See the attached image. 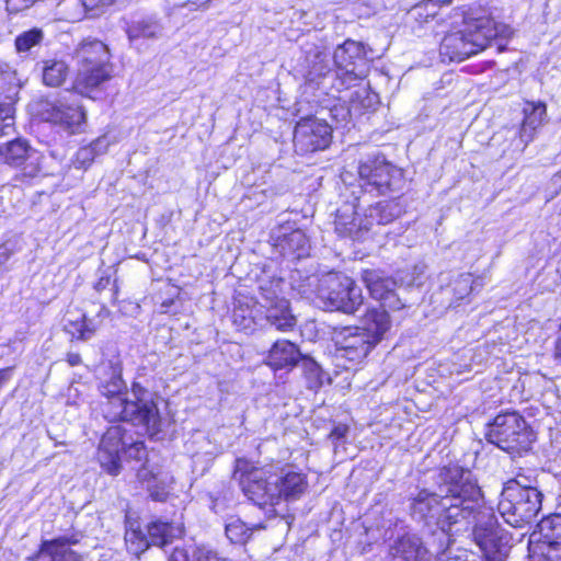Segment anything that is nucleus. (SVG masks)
Listing matches in <instances>:
<instances>
[{
    "label": "nucleus",
    "mask_w": 561,
    "mask_h": 561,
    "mask_svg": "<svg viewBox=\"0 0 561 561\" xmlns=\"http://www.w3.org/2000/svg\"><path fill=\"white\" fill-rule=\"evenodd\" d=\"M462 28L447 32L440 41L439 53L449 61H463L486 49L495 37L493 20L479 4H462L456 9Z\"/></svg>",
    "instance_id": "obj_1"
},
{
    "label": "nucleus",
    "mask_w": 561,
    "mask_h": 561,
    "mask_svg": "<svg viewBox=\"0 0 561 561\" xmlns=\"http://www.w3.org/2000/svg\"><path fill=\"white\" fill-rule=\"evenodd\" d=\"M124 381L121 375L114 376L110 382L100 388L101 394L106 399L102 403V413L111 423L127 422L136 426H142L149 436H154L161 431V417L159 409L153 400H128Z\"/></svg>",
    "instance_id": "obj_2"
},
{
    "label": "nucleus",
    "mask_w": 561,
    "mask_h": 561,
    "mask_svg": "<svg viewBox=\"0 0 561 561\" xmlns=\"http://www.w3.org/2000/svg\"><path fill=\"white\" fill-rule=\"evenodd\" d=\"M465 469L458 465L445 466L440 470L443 483L447 486L443 495L439 528L450 529L465 519L477 518L478 502L481 497L479 485L465 477Z\"/></svg>",
    "instance_id": "obj_3"
},
{
    "label": "nucleus",
    "mask_w": 561,
    "mask_h": 561,
    "mask_svg": "<svg viewBox=\"0 0 561 561\" xmlns=\"http://www.w3.org/2000/svg\"><path fill=\"white\" fill-rule=\"evenodd\" d=\"M107 46L100 39L82 41L75 50L78 68L70 91L93 99L113 79V65Z\"/></svg>",
    "instance_id": "obj_4"
},
{
    "label": "nucleus",
    "mask_w": 561,
    "mask_h": 561,
    "mask_svg": "<svg viewBox=\"0 0 561 561\" xmlns=\"http://www.w3.org/2000/svg\"><path fill=\"white\" fill-rule=\"evenodd\" d=\"M520 474L504 483L499 511L505 522L515 528H522L536 522L542 505V493L535 486L520 482Z\"/></svg>",
    "instance_id": "obj_5"
},
{
    "label": "nucleus",
    "mask_w": 561,
    "mask_h": 561,
    "mask_svg": "<svg viewBox=\"0 0 561 561\" xmlns=\"http://www.w3.org/2000/svg\"><path fill=\"white\" fill-rule=\"evenodd\" d=\"M272 465L259 466L247 457H237L233 461L231 479L234 480L243 496L260 510L274 507V477Z\"/></svg>",
    "instance_id": "obj_6"
},
{
    "label": "nucleus",
    "mask_w": 561,
    "mask_h": 561,
    "mask_svg": "<svg viewBox=\"0 0 561 561\" xmlns=\"http://www.w3.org/2000/svg\"><path fill=\"white\" fill-rule=\"evenodd\" d=\"M486 439L512 456L529 453L537 438L536 432L525 417L516 412H501L490 424Z\"/></svg>",
    "instance_id": "obj_7"
},
{
    "label": "nucleus",
    "mask_w": 561,
    "mask_h": 561,
    "mask_svg": "<svg viewBox=\"0 0 561 561\" xmlns=\"http://www.w3.org/2000/svg\"><path fill=\"white\" fill-rule=\"evenodd\" d=\"M126 460L140 461L147 457L142 439H136L122 425L107 427L101 437L98 448V460L101 468L110 476H118L122 470L121 456Z\"/></svg>",
    "instance_id": "obj_8"
},
{
    "label": "nucleus",
    "mask_w": 561,
    "mask_h": 561,
    "mask_svg": "<svg viewBox=\"0 0 561 561\" xmlns=\"http://www.w3.org/2000/svg\"><path fill=\"white\" fill-rule=\"evenodd\" d=\"M392 218L387 205L381 202L368 206L363 213L354 205L345 204L336 209L334 231L341 239L363 242L370 236L374 226L387 225Z\"/></svg>",
    "instance_id": "obj_9"
},
{
    "label": "nucleus",
    "mask_w": 561,
    "mask_h": 561,
    "mask_svg": "<svg viewBox=\"0 0 561 561\" xmlns=\"http://www.w3.org/2000/svg\"><path fill=\"white\" fill-rule=\"evenodd\" d=\"M336 79L344 89L356 85L368 77L369 66L363 43L347 38L333 53Z\"/></svg>",
    "instance_id": "obj_10"
},
{
    "label": "nucleus",
    "mask_w": 561,
    "mask_h": 561,
    "mask_svg": "<svg viewBox=\"0 0 561 561\" xmlns=\"http://www.w3.org/2000/svg\"><path fill=\"white\" fill-rule=\"evenodd\" d=\"M320 298L329 311L354 316L364 305V295L356 280L343 273H334L327 279Z\"/></svg>",
    "instance_id": "obj_11"
},
{
    "label": "nucleus",
    "mask_w": 561,
    "mask_h": 561,
    "mask_svg": "<svg viewBox=\"0 0 561 561\" xmlns=\"http://www.w3.org/2000/svg\"><path fill=\"white\" fill-rule=\"evenodd\" d=\"M335 355L344 360L346 369H356L367 362L368 356L378 345L365 334L358 325L340 329L333 336Z\"/></svg>",
    "instance_id": "obj_12"
},
{
    "label": "nucleus",
    "mask_w": 561,
    "mask_h": 561,
    "mask_svg": "<svg viewBox=\"0 0 561 561\" xmlns=\"http://www.w3.org/2000/svg\"><path fill=\"white\" fill-rule=\"evenodd\" d=\"M357 173L360 187L376 196L391 193L400 178L399 169L389 162L383 154H376L360 161Z\"/></svg>",
    "instance_id": "obj_13"
},
{
    "label": "nucleus",
    "mask_w": 561,
    "mask_h": 561,
    "mask_svg": "<svg viewBox=\"0 0 561 561\" xmlns=\"http://www.w3.org/2000/svg\"><path fill=\"white\" fill-rule=\"evenodd\" d=\"M360 282L368 297L379 306L390 310H404L405 301L399 295L398 279L381 267L363 268L359 273Z\"/></svg>",
    "instance_id": "obj_14"
},
{
    "label": "nucleus",
    "mask_w": 561,
    "mask_h": 561,
    "mask_svg": "<svg viewBox=\"0 0 561 561\" xmlns=\"http://www.w3.org/2000/svg\"><path fill=\"white\" fill-rule=\"evenodd\" d=\"M333 141V128L314 115L300 117L294 127L293 144L299 154L327 150Z\"/></svg>",
    "instance_id": "obj_15"
},
{
    "label": "nucleus",
    "mask_w": 561,
    "mask_h": 561,
    "mask_svg": "<svg viewBox=\"0 0 561 561\" xmlns=\"http://www.w3.org/2000/svg\"><path fill=\"white\" fill-rule=\"evenodd\" d=\"M0 160L3 164L21 171L14 176V181L22 184L36 178L42 171L37 150L21 137L0 144Z\"/></svg>",
    "instance_id": "obj_16"
},
{
    "label": "nucleus",
    "mask_w": 561,
    "mask_h": 561,
    "mask_svg": "<svg viewBox=\"0 0 561 561\" xmlns=\"http://www.w3.org/2000/svg\"><path fill=\"white\" fill-rule=\"evenodd\" d=\"M38 115L42 121L61 127L69 135L83 133L87 124V112L83 105L65 99L43 102Z\"/></svg>",
    "instance_id": "obj_17"
},
{
    "label": "nucleus",
    "mask_w": 561,
    "mask_h": 561,
    "mask_svg": "<svg viewBox=\"0 0 561 561\" xmlns=\"http://www.w3.org/2000/svg\"><path fill=\"white\" fill-rule=\"evenodd\" d=\"M274 469V507L280 502L293 503L302 499L309 489L308 474L288 463Z\"/></svg>",
    "instance_id": "obj_18"
},
{
    "label": "nucleus",
    "mask_w": 561,
    "mask_h": 561,
    "mask_svg": "<svg viewBox=\"0 0 561 561\" xmlns=\"http://www.w3.org/2000/svg\"><path fill=\"white\" fill-rule=\"evenodd\" d=\"M18 81L16 70L0 66V138L14 130Z\"/></svg>",
    "instance_id": "obj_19"
},
{
    "label": "nucleus",
    "mask_w": 561,
    "mask_h": 561,
    "mask_svg": "<svg viewBox=\"0 0 561 561\" xmlns=\"http://www.w3.org/2000/svg\"><path fill=\"white\" fill-rule=\"evenodd\" d=\"M473 541L488 561H501L507 543L505 536L494 516L478 523L472 529Z\"/></svg>",
    "instance_id": "obj_20"
},
{
    "label": "nucleus",
    "mask_w": 561,
    "mask_h": 561,
    "mask_svg": "<svg viewBox=\"0 0 561 561\" xmlns=\"http://www.w3.org/2000/svg\"><path fill=\"white\" fill-rule=\"evenodd\" d=\"M400 311L390 310L385 306L369 305L360 314V325L358 327L373 342L379 344L392 329L391 314Z\"/></svg>",
    "instance_id": "obj_21"
},
{
    "label": "nucleus",
    "mask_w": 561,
    "mask_h": 561,
    "mask_svg": "<svg viewBox=\"0 0 561 561\" xmlns=\"http://www.w3.org/2000/svg\"><path fill=\"white\" fill-rule=\"evenodd\" d=\"M539 549L543 561H561V514H549L538 523Z\"/></svg>",
    "instance_id": "obj_22"
},
{
    "label": "nucleus",
    "mask_w": 561,
    "mask_h": 561,
    "mask_svg": "<svg viewBox=\"0 0 561 561\" xmlns=\"http://www.w3.org/2000/svg\"><path fill=\"white\" fill-rule=\"evenodd\" d=\"M75 543L77 540L67 536L44 539L37 550L26 558V561H37L43 556L48 557L49 561H81L80 554L69 548Z\"/></svg>",
    "instance_id": "obj_23"
},
{
    "label": "nucleus",
    "mask_w": 561,
    "mask_h": 561,
    "mask_svg": "<svg viewBox=\"0 0 561 561\" xmlns=\"http://www.w3.org/2000/svg\"><path fill=\"white\" fill-rule=\"evenodd\" d=\"M300 359V350L294 342L277 340L268 350L265 363L274 371L291 370Z\"/></svg>",
    "instance_id": "obj_24"
},
{
    "label": "nucleus",
    "mask_w": 561,
    "mask_h": 561,
    "mask_svg": "<svg viewBox=\"0 0 561 561\" xmlns=\"http://www.w3.org/2000/svg\"><path fill=\"white\" fill-rule=\"evenodd\" d=\"M443 495L422 489L411 499L410 512L426 523L439 527L442 517Z\"/></svg>",
    "instance_id": "obj_25"
},
{
    "label": "nucleus",
    "mask_w": 561,
    "mask_h": 561,
    "mask_svg": "<svg viewBox=\"0 0 561 561\" xmlns=\"http://www.w3.org/2000/svg\"><path fill=\"white\" fill-rule=\"evenodd\" d=\"M393 561H430L428 550L416 539L401 536L392 546Z\"/></svg>",
    "instance_id": "obj_26"
},
{
    "label": "nucleus",
    "mask_w": 561,
    "mask_h": 561,
    "mask_svg": "<svg viewBox=\"0 0 561 561\" xmlns=\"http://www.w3.org/2000/svg\"><path fill=\"white\" fill-rule=\"evenodd\" d=\"M265 528L264 523L249 526L240 517L232 516L225 526V534L231 543L245 546L251 540L255 530Z\"/></svg>",
    "instance_id": "obj_27"
},
{
    "label": "nucleus",
    "mask_w": 561,
    "mask_h": 561,
    "mask_svg": "<svg viewBox=\"0 0 561 561\" xmlns=\"http://www.w3.org/2000/svg\"><path fill=\"white\" fill-rule=\"evenodd\" d=\"M69 76V66L62 59H45L43 60L42 81L46 87L59 88Z\"/></svg>",
    "instance_id": "obj_28"
},
{
    "label": "nucleus",
    "mask_w": 561,
    "mask_h": 561,
    "mask_svg": "<svg viewBox=\"0 0 561 561\" xmlns=\"http://www.w3.org/2000/svg\"><path fill=\"white\" fill-rule=\"evenodd\" d=\"M64 332L69 335L71 342H83L95 335L98 327L82 312L78 318L67 320Z\"/></svg>",
    "instance_id": "obj_29"
},
{
    "label": "nucleus",
    "mask_w": 561,
    "mask_h": 561,
    "mask_svg": "<svg viewBox=\"0 0 561 561\" xmlns=\"http://www.w3.org/2000/svg\"><path fill=\"white\" fill-rule=\"evenodd\" d=\"M449 2L450 0H426L417 3L409 11V19L414 25L423 27L437 18L442 4Z\"/></svg>",
    "instance_id": "obj_30"
},
{
    "label": "nucleus",
    "mask_w": 561,
    "mask_h": 561,
    "mask_svg": "<svg viewBox=\"0 0 561 561\" xmlns=\"http://www.w3.org/2000/svg\"><path fill=\"white\" fill-rule=\"evenodd\" d=\"M146 531L148 533L151 546L160 548L171 543L174 539V526L172 522H163L154 519L147 524Z\"/></svg>",
    "instance_id": "obj_31"
},
{
    "label": "nucleus",
    "mask_w": 561,
    "mask_h": 561,
    "mask_svg": "<svg viewBox=\"0 0 561 561\" xmlns=\"http://www.w3.org/2000/svg\"><path fill=\"white\" fill-rule=\"evenodd\" d=\"M266 320L275 327L277 331L288 332L296 327V318L291 313L290 308L286 305L280 308L273 307L268 310Z\"/></svg>",
    "instance_id": "obj_32"
},
{
    "label": "nucleus",
    "mask_w": 561,
    "mask_h": 561,
    "mask_svg": "<svg viewBox=\"0 0 561 561\" xmlns=\"http://www.w3.org/2000/svg\"><path fill=\"white\" fill-rule=\"evenodd\" d=\"M139 479L141 482L147 483V491L152 501L165 502L169 499V483L165 481H158L154 472L146 470L142 474H139Z\"/></svg>",
    "instance_id": "obj_33"
},
{
    "label": "nucleus",
    "mask_w": 561,
    "mask_h": 561,
    "mask_svg": "<svg viewBox=\"0 0 561 561\" xmlns=\"http://www.w3.org/2000/svg\"><path fill=\"white\" fill-rule=\"evenodd\" d=\"M125 541H126L128 549L134 554H137V556L147 551L151 546L148 533H145L139 525L130 526L126 530Z\"/></svg>",
    "instance_id": "obj_34"
},
{
    "label": "nucleus",
    "mask_w": 561,
    "mask_h": 561,
    "mask_svg": "<svg viewBox=\"0 0 561 561\" xmlns=\"http://www.w3.org/2000/svg\"><path fill=\"white\" fill-rule=\"evenodd\" d=\"M126 32L130 41L154 38L158 34V25L156 22L147 19L131 21L127 25Z\"/></svg>",
    "instance_id": "obj_35"
},
{
    "label": "nucleus",
    "mask_w": 561,
    "mask_h": 561,
    "mask_svg": "<svg viewBox=\"0 0 561 561\" xmlns=\"http://www.w3.org/2000/svg\"><path fill=\"white\" fill-rule=\"evenodd\" d=\"M44 38V33L38 27L24 31L14 39V48L18 53H27L33 47L39 45Z\"/></svg>",
    "instance_id": "obj_36"
},
{
    "label": "nucleus",
    "mask_w": 561,
    "mask_h": 561,
    "mask_svg": "<svg viewBox=\"0 0 561 561\" xmlns=\"http://www.w3.org/2000/svg\"><path fill=\"white\" fill-rule=\"evenodd\" d=\"M523 124H529L534 127L541 125L547 115V105L542 101H527L524 107Z\"/></svg>",
    "instance_id": "obj_37"
},
{
    "label": "nucleus",
    "mask_w": 561,
    "mask_h": 561,
    "mask_svg": "<svg viewBox=\"0 0 561 561\" xmlns=\"http://www.w3.org/2000/svg\"><path fill=\"white\" fill-rule=\"evenodd\" d=\"M192 558L194 561H228L219 551L204 543L192 547Z\"/></svg>",
    "instance_id": "obj_38"
},
{
    "label": "nucleus",
    "mask_w": 561,
    "mask_h": 561,
    "mask_svg": "<svg viewBox=\"0 0 561 561\" xmlns=\"http://www.w3.org/2000/svg\"><path fill=\"white\" fill-rule=\"evenodd\" d=\"M114 282V278L112 275L107 272H104L102 275L98 277V279L93 283V289L96 293H102L103 290L107 289L112 286Z\"/></svg>",
    "instance_id": "obj_39"
},
{
    "label": "nucleus",
    "mask_w": 561,
    "mask_h": 561,
    "mask_svg": "<svg viewBox=\"0 0 561 561\" xmlns=\"http://www.w3.org/2000/svg\"><path fill=\"white\" fill-rule=\"evenodd\" d=\"M191 558L192 552L190 553L186 548L174 547L168 557V561H194Z\"/></svg>",
    "instance_id": "obj_40"
},
{
    "label": "nucleus",
    "mask_w": 561,
    "mask_h": 561,
    "mask_svg": "<svg viewBox=\"0 0 561 561\" xmlns=\"http://www.w3.org/2000/svg\"><path fill=\"white\" fill-rule=\"evenodd\" d=\"M171 287L174 289L172 294L169 296L161 298L160 306L164 309V311H168L176 300L180 298L181 288L175 285H171Z\"/></svg>",
    "instance_id": "obj_41"
},
{
    "label": "nucleus",
    "mask_w": 561,
    "mask_h": 561,
    "mask_svg": "<svg viewBox=\"0 0 561 561\" xmlns=\"http://www.w3.org/2000/svg\"><path fill=\"white\" fill-rule=\"evenodd\" d=\"M348 432V426L346 424L335 425L329 433V438L333 440L343 439Z\"/></svg>",
    "instance_id": "obj_42"
},
{
    "label": "nucleus",
    "mask_w": 561,
    "mask_h": 561,
    "mask_svg": "<svg viewBox=\"0 0 561 561\" xmlns=\"http://www.w3.org/2000/svg\"><path fill=\"white\" fill-rule=\"evenodd\" d=\"M14 366H8L0 368V391L5 387V385L12 378V374L14 371Z\"/></svg>",
    "instance_id": "obj_43"
},
{
    "label": "nucleus",
    "mask_w": 561,
    "mask_h": 561,
    "mask_svg": "<svg viewBox=\"0 0 561 561\" xmlns=\"http://www.w3.org/2000/svg\"><path fill=\"white\" fill-rule=\"evenodd\" d=\"M65 360L70 367H76L82 364L80 354L76 352H68L66 354Z\"/></svg>",
    "instance_id": "obj_44"
},
{
    "label": "nucleus",
    "mask_w": 561,
    "mask_h": 561,
    "mask_svg": "<svg viewBox=\"0 0 561 561\" xmlns=\"http://www.w3.org/2000/svg\"><path fill=\"white\" fill-rule=\"evenodd\" d=\"M13 250L5 243L0 244V264H4L13 254Z\"/></svg>",
    "instance_id": "obj_45"
},
{
    "label": "nucleus",
    "mask_w": 561,
    "mask_h": 561,
    "mask_svg": "<svg viewBox=\"0 0 561 561\" xmlns=\"http://www.w3.org/2000/svg\"><path fill=\"white\" fill-rule=\"evenodd\" d=\"M214 0H186V4L194 10L206 9Z\"/></svg>",
    "instance_id": "obj_46"
},
{
    "label": "nucleus",
    "mask_w": 561,
    "mask_h": 561,
    "mask_svg": "<svg viewBox=\"0 0 561 561\" xmlns=\"http://www.w3.org/2000/svg\"><path fill=\"white\" fill-rule=\"evenodd\" d=\"M111 287H112V299H111V302H112V305H117L118 300H119V286H118L117 278H114V282H113Z\"/></svg>",
    "instance_id": "obj_47"
},
{
    "label": "nucleus",
    "mask_w": 561,
    "mask_h": 561,
    "mask_svg": "<svg viewBox=\"0 0 561 561\" xmlns=\"http://www.w3.org/2000/svg\"><path fill=\"white\" fill-rule=\"evenodd\" d=\"M310 373L314 374L316 377H317L316 382L313 385H311L310 387H319V386H321V383H322V380H321V369H320V367L316 363L311 364Z\"/></svg>",
    "instance_id": "obj_48"
},
{
    "label": "nucleus",
    "mask_w": 561,
    "mask_h": 561,
    "mask_svg": "<svg viewBox=\"0 0 561 561\" xmlns=\"http://www.w3.org/2000/svg\"><path fill=\"white\" fill-rule=\"evenodd\" d=\"M518 473L522 476V477H520V482H519V483H520V484H522V483H526V484L530 485V483H531V479H530L529 477H526V476L522 474L520 472H518Z\"/></svg>",
    "instance_id": "obj_49"
},
{
    "label": "nucleus",
    "mask_w": 561,
    "mask_h": 561,
    "mask_svg": "<svg viewBox=\"0 0 561 561\" xmlns=\"http://www.w3.org/2000/svg\"><path fill=\"white\" fill-rule=\"evenodd\" d=\"M133 391L135 393H137V392L142 393L145 391V389L140 385H138V383H133Z\"/></svg>",
    "instance_id": "obj_50"
}]
</instances>
